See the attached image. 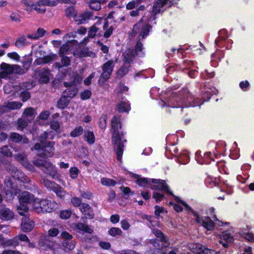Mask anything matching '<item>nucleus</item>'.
I'll return each instance as SVG.
<instances>
[{"label":"nucleus","mask_w":254,"mask_h":254,"mask_svg":"<svg viewBox=\"0 0 254 254\" xmlns=\"http://www.w3.org/2000/svg\"><path fill=\"white\" fill-rule=\"evenodd\" d=\"M5 184L6 198L7 200H12L14 195L19 193V205L17 206V209L20 215H24L28 210L27 204H31L34 200V195L28 191L20 192L19 190L17 189V186L14 185L11 180L5 181Z\"/></svg>","instance_id":"1"},{"label":"nucleus","mask_w":254,"mask_h":254,"mask_svg":"<svg viewBox=\"0 0 254 254\" xmlns=\"http://www.w3.org/2000/svg\"><path fill=\"white\" fill-rule=\"evenodd\" d=\"M52 139L54 138V135L51 131L45 132L39 138L40 143L35 144L34 149L38 152L39 155L41 157L48 158L54 155L55 150V142L53 141H46L47 139Z\"/></svg>","instance_id":"2"},{"label":"nucleus","mask_w":254,"mask_h":254,"mask_svg":"<svg viewBox=\"0 0 254 254\" xmlns=\"http://www.w3.org/2000/svg\"><path fill=\"white\" fill-rule=\"evenodd\" d=\"M121 119L119 116H114L111 121L112 133V142L117 145L116 151L117 158L118 160L121 161L123 153V142L126 140L123 139V134L121 133L120 130L121 129Z\"/></svg>","instance_id":"3"},{"label":"nucleus","mask_w":254,"mask_h":254,"mask_svg":"<svg viewBox=\"0 0 254 254\" xmlns=\"http://www.w3.org/2000/svg\"><path fill=\"white\" fill-rule=\"evenodd\" d=\"M151 28L148 23L144 22L143 18H141L133 26L131 35L132 36H137L138 37L144 38L148 34Z\"/></svg>","instance_id":"4"},{"label":"nucleus","mask_w":254,"mask_h":254,"mask_svg":"<svg viewBox=\"0 0 254 254\" xmlns=\"http://www.w3.org/2000/svg\"><path fill=\"white\" fill-rule=\"evenodd\" d=\"M37 167L41 169L46 174L54 178L57 174L55 166L49 162L42 160H36L33 162Z\"/></svg>","instance_id":"5"},{"label":"nucleus","mask_w":254,"mask_h":254,"mask_svg":"<svg viewBox=\"0 0 254 254\" xmlns=\"http://www.w3.org/2000/svg\"><path fill=\"white\" fill-rule=\"evenodd\" d=\"M115 61L112 60L107 62L103 65V72L98 80V83L100 86H103L104 82L110 78L115 66Z\"/></svg>","instance_id":"6"},{"label":"nucleus","mask_w":254,"mask_h":254,"mask_svg":"<svg viewBox=\"0 0 254 254\" xmlns=\"http://www.w3.org/2000/svg\"><path fill=\"white\" fill-rule=\"evenodd\" d=\"M153 233L157 238L159 239V241L162 243V246L161 247L157 240H150V245H152L157 251L159 250L161 248H167L170 245L168 238L160 230L153 229Z\"/></svg>","instance_id":"7"},{"label":"nucleus","mask_w":254,"mask_h":254,"mask_svg":"<svg viewBox=\"0 0 254 254\" xmlns=\"http://www.w3.org/2000/svg\"><path fill=\"white\" fill-rule=\"evenodd\" d=\"M57 4V1L55 0H39L36 3L28 5L38 13H44L46 11V6H55Z\"/></svg>","instance_id":"8"},{"label":"nucleus","mask_w":254,"mask_h":254,"mask_svg":"<svg viewBox=\"0 0 254 254\" xmlns=\"http://www.w3.org/2000/svg\"><path fill=\"white\" fill-rule=\"evenodd\" d=\"M189 249L193 253L197 254H214V251L205 248L199 243H191L188 245Z\"/></svg>","instance_id":"9"},{"label":"nucleus","mask_w":254,"mask_h":254,"mask_svg":"<svg viewBox=\"0 0 254 254\" xmlns=\"http://www.w3.org/2000/svg\"><path fill=\"white\" fill-rule=\"evenodd\" d=\"M195 104H190L188 98L186 101L183 100L180 98H176L175 99H171L168 103V106L172 108H184L195 106Z\"/></svg>","instance_id":"10"},{"label":"nucleus","mask_w":254,"mask_h":254,"mask_svg":"<svg viewBox=\"0 0 254 254\" xmlns=\"http://www.w3.org/2000/svg\"><path fill=\"white\" fill-rule=\"evenodd\" d=\"M150 188L153 190H163L172 194V192L170 190L168 185L164 180L151 179Z\"/></svg>","instance_id":"11"},{"label":"nucleus","mask_w":254,"mask_h":254,"mask_svg":"<svg viewBox=\"0 0 254 254\" xmlns=\"http://www.w3.org/2000/svg\"><path fill=\"white\" fill-rule=\"evenodd\" d=\"M196 221L197 223H201V225L208 231L213 230L214 227L213 221L209 217L204 216L200 217L196 213H194Z\"/></svg>","instance_id":"12"},{"label":"nucleus","mask_w":254,"mask_h":254,"mask_svg":"<svg viewBox=\"0 0 254 254\" xmlns=\"http://www.w3.org/2000/svg\"><path fill=\"white\" fill-rule=\"evenodd\" d=\"M175 199L176 203L174 204L173 202H170V204L174 205V209L176 211L178 212H181L183 209L188 211H192L191 207L185 201L177 196H175Z\"/></svg>","instance_id":"13"},{"label":"nucleus","mask_w":254,"mask_h":254,"mask_svg":"<svg viewBox=\"0 0 254 254\" xmlns=\"http://www.w3.org/2000/svg\"><path fill=\"white\" fill-rule=\"evenodd\" d=\"M22 106V104L20 102H8L4 103V105L0 106V115L10 110L19 109Z\"/></svg>","instance_id":"14"},{"label":"nucleus","mask_w":254,"mask_h":254,"mask_svg":"<svg viewBox=\"0 0 254 254\" xmlns=\"http://www.w3.org/2000/svg\"><path fill=\"white\" fill-rule=\"evenodd\" d=\"M17 65H11L8 64L2 63L0 66V72L2 78H6L8 75L13 72L14 69L18 67Z\"/></svg>","instance_id":"15"},{"label":"nucleus","mask_w":254,"mask_h":254,"mask_svg":"<svg viewBox=\"0 0 254 254\" xmlns=\"http://www.w3.org/2000/svg\"><path fill=\"white\" fill-rule=\"evenodd\" d=\"M11 174L13 179H16L21 182L28 183L30 181L29 179L25 176L23 173L18 170L14 167L12 168Z\"/></svg>","instance_id":"16"},{"label":"nucleus","mask_w":254,"mask_h":254,"mask_svg":"<svg viewBox=\"0 0 254 254\" xmlns=\"http://www.w3.org/2000/svg\"><path fill=\"white\" fill-rule=\"evenodd\" d=\"M91 12L84 11L74 16V20L78 24H83L85 23L92 16Z\"/></svg>","instance_id":"17"},{"label":"nucleus","mask_w":254,"mask_h":254,"mask_svg":"<svg viewBox=\"0 0 254 254\" xmlns=\"http://www.w3.org/2000/svg\"><path fill=\"white\" fill-rule=\"evenodd\" d=\"M42 212H51L57 206V203L48 199H43Z\"/></svg>","instance_id":"18"},{"label":"nucleus","mask_w":254,"mask_h":254,"mask_svg":"<svg viewBox=\"0 0 254 254\" xmlns=\"http://www.w3.org/2000/svg\"><path fill=\"white\" fill-rule=\"evenodd\" d=\"M79 209L86 218L91 219L94 217V214L92 208L88 204L82 203Z\"/></svg>","instance_id":"19"},{"label":"nucleus","mask_w":254,"mask_h":254,"mask_svg":"<svg viewBox=\"0 0 254 254\" xmlns=\"http://www.w3.org/2000/svg\"><path fill=\"white\" fill-rule=\"evenodd\" d=\"M220 243L222 244L225 248L228 246L227 243L232 242L234 239L233 236L227 231L223 232L219 235Z\"/></svg>","instance_id":"20"},{"label":"nucleus","mask_w":254,"mask_h":254,"mask_svg":"<svg viewBox=\"0 0 254 254\" xmlns=\"http://www.w3.org/2000/svg\"><path fill=\"white\" fill-rule=\"evenodd\" d=\"M4 227V226L0 225V230L2 229ZM17 245L18 243L16 239L5 240L1 235H0V246L3 247H15Z\"/></svg>","instance_id":"21"},{"label":"nucleus","mask_w":254,"mask_h":254,"mask_svg":"<svg viewBox=\"0 0 254 254\" xmlns=\"http://www.w3.org/2000/svg\"><path fill=\"white\" fill-rule=\"evenodd\" d=\"M34 227V222L28 217H24L22 219L21 229L24 232H29L32 230Z\"/></svg>","instance_id":"22"},{"label":"nucleus","mask_w":254,"mask_h":254,"mask_svg":"<svg viewBox=\"0 0 254 254\" xmlns=\"http://www.w3.org/2000/svg\"><path fill=\"white\" fill-rule=\"evenodd\" d=\"M168 0H158L154 4L153 12L156 14L163 10V7L167 3Z\"/></svg>","instance_id":"23"},{"label":"nucleus","mask_w":254,"mask_h":254,"mask_svg":"<svg viewBox=\"0 0 254 254\" xmlns=\"http://www.w3.org/2000/svg\"><path fill=\"white\" fill-rule=\"evenodd\" d=\"M13 215V212L8 208H4L0 210V218L3 220H9Z\"/></svg>","instance_id":"24"},{"label":"nucleus","mask_w":254,"mask_h":254,"mask_svg":"<svg viewBox=\"0 0 254 254\" xmlns=\"http://www.w3.org/2000/svg\"><path fill=\"white\" fill-rule=\"evenodd\" d=\"M46 33V31L42 28H38L36 32L33 34H28L27 35L28 38L32 40H37L43 37Z\"/></svg>","instance_id":"25"},{"label":"nucleus","mask_w":254,"mask_h":254,"mask_svg":"<svg viewBox=\"0 0 254 254\" xmlns=\"http://www.w3.org/2000/svg\"><path fill=\"white\" fill-rule=\"evenodd\" d=\"M35 115V110L33 108L29 107L24 110L22 117L23 119L29 121L30 120H33Z\"/></svg>","instance_id":"26"},{"label":"nucleus","mask_w":254,"mask_h":254,"mask_svg":"<svg viewBox=\"0 0 254 254\" xmlns=\"http://www.w3.org/2000/svg\"><path fill=\"white\" fill-rule=\"evenodd\" d=\"M10 139L15 142H19L22 141L23 143H28L29 142V139L26 137H22L19 134L13 132L11 134L10 136Z\"/></svg>","instance_id":"27"},{"label":"nucleus","mask_w":254,"mask_h":254,"mask_svg":"<svg viewBox=\"0 0 254 254\" xmlns=\"http://www.w3.org/2000/svg\"><path fill=\"white\" fill-rule=\"evenodd\" d=\"M124 61L125 64H130L132 61L134 57L133 50L128 49L124 54Z\"/></svg>","instance_id":"28"},{"label":"nucleus","mask_w":254,"mask_h":254,"mask_svg":"<svg viewBox=\"0 0 254 254\" xmlns=\"http://www.w3.org/2000/svg\"><path fill=\"white\" fill-rule=\"evenodd\" d=\"M42 202L43 199L40 200L34 197L33 201L31 203L33 208L38 213L42 212Z\"/></svg>","instance_id":"29"},{"label":"nucleus","mask_w":254,"mask_h":254,"mask_svg":"<svg viewBox=\"0 0 254 254\" xmlns=\"http://www.w3.org/2000/svg\"><path fill=\"white\" fill-rule=\"evenodd\" d=\"M130 105L127 101H121L117 106L118 111L119 112H128L130 110Z\"/></svg>","instance_id":"30"},{"label":"nucleus","mask_w":254,"mask_h":254,"mask_svg":"<svg viewBox=\"0 0 254 254\" xmlns=\"http://www.w3.org/2000/svg\"><path fill=\"white\" fill-rule=\"evenodd\" d=\"M84 139L89 144H93L95 141V137L93 131L87 130L84 132Z\"/></svg>","instance_id":"31"},{"label":"nucleus","mask_w":254,"mask_h":254,"mask_svg":"<svg viewBox=\"0 0 254 254\" xmlns=\"http://www.w3.org/2000/svg\"><path fill=\"white\" fill-rule=\"evenodd\" d=\"M75 227L78 230L87 233L91 234L93 230L88 225L82 223L75 224Z\"/></svg>","instance_id":"32"},{"label":"nucleus","mask_w":254,"mask_h":254,"mask_svg":"<svg viewBox=\"0 0 254 254\" xmlns=\"http://www.w3.org/2000/svg\"><path fill=\"white\" fill-rule=\"evenodd\" d=\"M49 71L44 69L39 74V81L42 83H48L49 81Z\"/></svg>","instance_id":"33"},{"label":"nucleus","mask_w":254,"mask_h":254,"mask_svg":"<svg viewBox=\"0 0 254 254\" xmlns=\"http://www.w3.org/2000/svg\"><path fill=\"white\" fill-rule=\"evenodd\" d=\"M136 183L140 187L150 188L151 179L147 180L146 178H140L137 180Z\"/></svg>","instance_id":"34"},{"label":"nucleus","mask_w":254,"mask_h":254,"mask_svg":"<svg viewBox=\"0 0 254 254\" xmlns=\"http://www.w3.org/2000/svg\"><path fill=\"white\" fill-rule=\"evenodd\" d=\"M69 102V99L66 96H64L63 94L62 97L58 102V107L61 109H64L68 105Z\"/></svg>","instance_id":"35"},{"label":"nucleus","mask_w":254,"mask_h":254,"mask_svg":"<svg viewBox=\"0 0 254 254\" xmlns=\"http://www.w3.org/2000/svg\"><path fill=\"white\" fill-rule=\"evenodd\" d=\"M77 93V89L75 87L72 88H68L66 89L64 92V96H66L68 98H73Z\"/></svg>","instance_id":"36"},{"label":"nucleus","mask_w":254,"mask_h":254,"mask_svg":"<svg viewBox=\"0 0 254 254\" xmlns=\"http://www.w3.org/2000/svg\"><path fill=\"white\" fill-rule=\"evenodd\" d=\"M53 60V58L50 56H46L43 58L37 59L34 64L36 65L47 64L51 62Z\"/></svg>","instance_id":"37"},{"label":"nucleus","mask_w":254,"mask_h":254,"mask_svg":"<svg viewBox=\"0 0 254 254\" xmlns=\"http://www.w3.org/2000/svg\"><path fill=\"white\" fill-rule=\"evenodd\" d=\"M108 22L107 19H105V23L103 26V29L105 30L104 36L105 38H109L113 33L114 28L112 26H110L108 29Z\"/></svg>","instance_id":"38"},{"label":"nucleus","mask_w":254,"mask_h":254,"mask_svg":"<svg viewBox=\"0 0 254 254\" xmlns=\"http://www.w3.org/2000/svg\"><path fill=\"white\" fill-rule=\"evenodd\" d=\"M72 44V42L68 41L62 45L59 51L61 57L64 56L66 53V52L69 50Z\"/></svg>","instance_id":"39"},{"label":"nucleus","mask_w":254,"mask_h":254,"mask_svg":"<svg viewBox=\"0 0 254 254\" xmlns=\"http://www.w3.org/2000/svg\"><path fill=\"white\" fill-rule=\"evenodd\" d=\"M27 44L26 38L24 36L19 37L15 42V45L18 48H22Z\"/></svg>","instance_id":"40"},{"label":"nucleus","mask_w":254,"mask_h":254,"mask_svg":"<svg viewBox=\"0 0 254 254\" xmlns=\"http://www.w3.org/2000/svg\"><path fill=\"white\" fill-rule=\"evenodd\" d=\"M101 183L102 185L107 187L114 186L116 185V182L109 178H102L101 179Z\"/></svg>","instance_id":"41"},{"label":"nucleus","mask_w":254,"mask_h":254,"mask_svg":"<svg viewBox=\"0 0 254 254\" xmlns=\"http://www.w3.org/2000/svg\"><path fill=\"white\" fill-rule=\"evenodd\" d=\"M212 154L211 152H207L204 154L203 161H201L200 159L197 158V162L198 163L203 164H208L209 163V160H212Z\"/></svg>","instance_id":"42"},{"label":"nucleus","mask_w":254,"mask_h":254,"mask_svg":"<svg viewBox=\"0 0 254 254\" xmlns=\"http://www.w3.org/2000/svg\"><path fill=\"white\" fill-rule=\"evenodd\" d=\"M54 192L56 193L57 195L61 198H63L65 196L66 192L64 189L58 185L54 189Z\"/></svg>","instance_id":"43"},{"label":"nucleus","mask_w":254,"mask_h":254,"mask_svg":"<svg viewBox=\"0 0 254 254\" xmlns=\"http://www.w3.org/2000/svg\"><path fill=\"white\" fill-rule=\"evenodd\" d=\"M102 3L99 0H91L89 3L90 8L94 10H99L101 8V4Z\"/></svg>","instance_id":"44"},{"label":"nucleus","mask_w":254,"mask_h":254,"mask_svg":"<svg viewBox=\"0 0 254 254\" xmlns=\"http://www.w3.org/2000/svg\"><path fill=\"white\" fill-rule=\"evenodd\" d=\"M83 131V128L81 126L76 127L70 133L72 137H76L80 135Z\"/></svg>","instance_id":"45"},{"label":"nucleus","mask_w":254,"mask_h":254,"mask_svg":"<svg viewBox=\"0 0 254 254\" xmlns=\"http://www.w3.org/2000/svg\"><path fill=\"white\" fill-rule=\"evenodd\" d=\"M62 65H61L59 63H56L57 66H58V67L60 68L62 67V66H67L70 65L71 60L69 57H66V56H62Z\"/></svg>","instance_id":"46"},{"label":"nucleus","mask_w":254,"mask_h":254,"mask_svg":"<svg viewBox=\"0 0 254 254\" xmlns=\"http://www.w3.org/2000/svg\"><path fill=\"white\" fill-rule=\"evenodd\" d=\"M179 160L182 164H187L189 161V154L187 151H183L180 155Z\"/></svg>","instance_id":"47"},{"label":"nucleus","mask_w":254,"mask_h":254,"mask_svg":"<svg viewBox=\"0 0 254 254\" xmlns=\"http://www.w3.org/2000/svg\"><path fill=\"white\" fill-rule=\"evenodd\" d=\"M125 64L117 72V75L119 77H122L125 76L128 71V67L125 65Z\"/></svg>","instance_id":"48"},{"label":"nucleus","mask_w":254,"mask_h":254,"mask_svg":"<svg viewBox=\"0 0 254 254\" xmlns=\"http://www.w3.org/2000/svg\"><path fill=\"white\" fill-rule=\"evenodd\" d=\"M76 15V12L73 7L70 6L65 9V15L66 17L68 18L73 17L74 18V16Z\"/></svg>","instance_id":"49"},{"label":"nucleus","mask_w":254,"mask_h":254,"mask_svg":"<svg viewBox=\"0 0 254 254\" xmlns=\"http://www.w3.org/2000/svg\"><path fill=\"white\" fill-rule=\"evenodd\" d=\"M82 78L80 75H79L78 74H76L75 75L73 81L69 83L65 82L64 83V85L66 87L71 86L76 83H80L82 81Z\"/></svg>","instance_id":"50"},{"label":"nucleus","mask_w":254,"mask_h":254,"mask_svg":"<svg viewBox=\"0 0 254 254\" xmlns=\"http://www.w3.org/2000/svg\"><path fill=\"white\" fill-rule=\"evenodd\" d=\"M109 233L111 236L116 237L121 236L122 234V231L119 228L112 227L109 230Z\"/></svg>","instance_id":"51"},{"label":"nucleus","mask_w":254,"mask_h":254,"mask_svg":"<svg viewBox=\"0 0 254 254\" xmlns=\"http://www.w3.org/2000/svg\"><path fill=\"white\" fill-rule=\"evenodd\" d=\"M44 184L45 186L49 190H54L55 188L58 185L55 182L48 180H44Z\"/></svg>","instance_id":"52"},{"label":"nucleus","mask_w":254,"mask_h":254,"mask_svg":"<svg viewBox=\"0 0 254 254\" xmlns=\"http://www.w3.org/2000/svg\"><path fill=\"white\" fill-rule=\"evenodd\" d=\"M107 117L105 115H102L99 119V126L102 129H105L106 127Z\"/></svg>","instance_id":"53"},{"label":"nucleus","mask_w":254,"mask_h":254,"mask_svg":"<svg viewBox=\"0 0 254 254\" xmlns=\"http://www.w3.org/2000/svg\"><path fill=\"white\" fill-rule=\"evenodd\" d=\"M71 215V211L70 210H63L60 212V217L63 219H67Z\"/></svg>","instance_id":"54"},{"label":"nucleus","mask_w":254,"mask_h":254,"mask_svg":"<svg viewBox=\"0 0 254 254\" xmlns=\"http://www.w3.org/2000/svg\"><path fill=\"white\" fill-rule=\"evenodd\" d=\"M79 170L77 167H72L69 170L70 176L72 179H76L77 178Z\"/></svg>","instance_id":"55"},{"label":"nucleus","mask_w":254,"mask_h":254,"mask_svg":"<svg viewBox=\"0 0 254 254\" xmlns=\"http://www.w3.org/2000/svg\"><path fill=\"white\" fill-rule=\"evenodd\" d=\"M135 54L136 55L139 56H142L143 54L142 53V44L139 42H137L136 44L135 47Z\"/></svg>","instance_id":"56"},{"label":"nucleus","mask_w":254,"mask_h":254,"mask_svg":"<svg viewBox=\"0 0 254 254\" xmlns=\"http://www.w3.org/2000/svg\"><path fill=\"white\" fill-rule=\"evenodd\" d=\"M28 120L25 121V119H20L18 121V129L19 130H22L25 127L28 125Z\"/></svg>","instance_id":"57"},{"label":"nucleus","mask_w":254,"mask_h":254,"mask_svg":"<svg viewBox=\"0 0 254 254\" xmlns=\"http://www.w3.org/2000/svg\"><path fill=\"white\" fill-rule=\"evenodd\" d=\"M91 92L89 90H86L81 93L80 97L83 100L88 99L91 96Z\"/></svg>","instance_id":"58"},{"label":"nucleus","mask_w":254,"mask_h":254,"mask_svg":"<svg viewBox=\"0 0 254 254\" xmlns=\"http://www.w3.org/2000/svg\"><path fill=\"white\" fill-rule=\"evenodd\" d=\"M98 31V28L96 27L95 25H93L89 29L88 31V36L90 38H93L95 36Z\"/></svg>","instance_id":"59"},{"label":"nucleus","mask_w":254,"mask_h":254,"mask_svg":"<svg viewBox=\"0 0 254 254\" xmlns=\"http://www.w3.org/2000/svg\"><path fill=\"white\" fill-rule=\"evenodd\" d=\"M59 230L56 228H52L48 231V236L52 237H55L59 234Z\"/></svg>","instance_id":"60"},{"label":"nucleus","mask_w":254,"mask_h":254,"mask_svg":"<svg viewBox=\"0 0 254 254\" xmlns=\"http://www.w3.org/2000/svg\"><path fill=\"white\" fill-rule=\"evenodd\" d=\"M164 197V195L160 192H154L153 195V198L156 202L161 201Z\"/></svg>","instance_id":"61"},{"label":"nucleus","mask_w":254,"mask_h":254,"mask_svg":"<svg viewBox=\"0 0 254 254\" xmlns=\"http://www.w3.org/2000/svg\"><path fill=\"white\" fill-rule=\"evenodd\" d=\"M7 57L12 60L18 61L20 59V56L15 52L8 53L7 55Z\"/></svg>","instance_id":"62"},{"label":"nucleus","mask_w":254,"mask_h":254,"mask_svg":"<svg viewBox=\"0 0 254 254\" xmlns=\"http://www.w3.org/2000/svg\"><path fill=\"white\" fill-rule=\"evenodd\" d=\"M20 97L22 101L25 102L30 98V94L28 91H25L21 93Z\"/></svg>","instance_id":"63"},{"label":"nucleus","mask_w":254,"mask_h":254,"mask_svg":"<svg viewBox=\"0 0 254 254\" xmlns=\"http://www.w3.org/2000/svg\"><path fill=\"white\" fill-rule=\"evenodd\" d=\"M11 20L15 22H19L20 21L21 16L17 13H12L10 16Z\"/></svg>","instance_id":"64"}]
</instances>
